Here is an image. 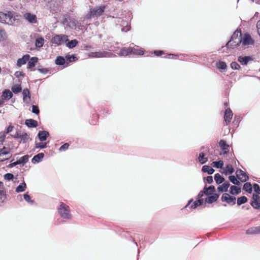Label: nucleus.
Listing matches in <instances>:
<instances>
[{
  "label": "nucleus",
  "mask_w": 260,
  "mask_h": 260,
  "mask_svg": "<svg viewBox=\"0 0 260 260\" xmlns=\"http://www.w3.org/2000/svg\"><path fill=\"white\" fill-rule=\"evenodd\" d=\"M20 17V14L14 11L0 12V22L2 23L13 25Z\"/></svg>",
  "instance_id": "f257e3e1"
},
{
  "label": "nucleus",
  "mask_w": 260,
  "mask_h": 260,
  "mask_svg": "<svg viewBox=\"0 0 260 260\" xmlns=\"http://www.w3.org/2000/svg\"><path fill=\"white\" fill-rule=\"evenodd\" d=\"M58 212L60 217L63 219H71L72 218L69 206L62 202L59 203Z\"/></svg>",
  "instance_id": "f03ea898"
},
{
  "label": "nucleus",
  "mask_w": 260,
  "mask_h": 260,
  "mask_svg": "<svg viewBox=\"0 0 260 260\" xmlns=\"http://www.w3.org/2000/svg\"><path fill=\"white\" fill-rule=\"evenodd\" d=\"M63 23L72 29H82V28H81V27H82L81 24H79L74 18L71 17L65 18L63 20Z\"/></svg>",
  "instance_id": "7ed1b4c3"
},
{
  "label": "nucleus",
  "mask_w": 260,
  "mask_h": 260,
  "mask_svg": "<svg viewBox=\"0 0 260 260\" xmlns=\"http://www.w3.org/2000/svg\"><path fill=\"white\" fill-rule=\"evenodd\" d=\"M105 9V6L95 7L93 9L90 10V13L87 16V18L89 19L91 17H98L101 16L104 14Z\"/></svg>",
  "instance_id": "20e7f679"
},
{
  "label": "nucleus",
  "mask_w": 260,
  "mask_h": 260,
  "mask_svg": "<svg viewBox=\"0 0 260 260\" xmlns=\"http://www.w3.org/2000/svg\"><path fill=\"white\" fill-rule=\"evenodd\" d=\"M69 41L68 37L65 35H56L51 39V42L56 45H60Z\"/></svg>",
  "instance_id": "39448f33"
},
{
  "label": "nucleus",
  "mask_w": 260,
  "mask_h": 260,
  "mask_svg": "<svg viewBox=\"0 0 260 260\" xmlns=\"http://www.w3.org/2000/svg\"><path fill=\"white\" fill-rule=\"evenodd\" d=\"M12 156L10 153V148L4 146L0 149V162L9 159Z\"/></svg>",
  "instance_id": "423d86ee"
},
{
  "label": "nucleus",
  "mask_w": 260,
  "mask_h": 260,
  "mask_svg": "<svg viewBox=\"0 0 260 260\" xmlns=\"http://www.w3.org/2000/svg\"><path fill=\"white\" fill-rule=\"evenodd\" d=\"M113 56V53L108 51L92 52L88 53V56L91 57H112Z\"/></svg>",
  "instance_id": "0eeeda50"
},
{
  "label": "nucleus",
  "mask_w": 260,
  "mask_h": 260,
  "mask_svg": "<svg viewBox=\"0 0 260 260\" xmlns=\"http://www.w3.org/2000/svg\"><path fill=\"white\" fill-rule=\"evenodd\" d=\"M250 205L255 209H260V197L259 194H253Z\"/></svg>",
  "instance_id": "6e6552de"
},
{
  "label": "nucleus",
  "mask_w": 260,
  "mask_h": 260,
  "mask_svg": "<svg viewBox=\"0 0 260 260\" xmlns=\"http://www.w3.org/2000/svg\"><path fill=\"white\" fill-rule=\"evenodd\" d=\"M221 200L222 202H225L230 205H234L236 204V198L231 196L227 193L222 194Z\"/></svg>",
  "instance_id": "1a4fd4ad"
},
{
  "label": "nucleus",
  "mask_w": 260,
  "mask_h": 260,
  "mask_svg": "<svg viewBox=\"0 0 260 260\" xmlns=\"http://www.w3.org/2000/svg\"><path fill=\"white\" fill-rule=\"evenodd\" d=\"M117 22L121 27L122 31L127 32L130 29V25L128 21L122 18H118Z\"/></svg>",
  "instance_id": "9d476101"
},
{
  "label": "nucleus",
  "mask_w": 260,
  "mask_h": 260,
  "mask_svg": "<svg viewBox=\"0 0 260 260\" xmlns=\"http://www.w3.org/2000/svg\"><path fill=\"white\" fill-rule=\"evenodd\" d=\"M24 18L30 23H36L37 22V16L30 13H26L24 15Z\"/></svg>",
  "instance_id": "9b49d317"
},
{
  "label": "nucleus",
  "mask_w": 260,
  "mask_h": 260,
  "mask_svg": "<svg viewBox=\"0 0 260 260\" xmlns=\"http://www.w3.org/2000/svg\"><path fill=\"white\" fill-rule=\"evenodd\" d=\"M30 56L29 54H25L22 58H19L17 62V65L19 67H21L22 65L25 64L27 61L29 59Z\"/></svg>",
  "instance_id": "f8f14e48"
},
{
  "label": "nucleus",
  "mask_w": 260,
  "mask_h": 260,
  "mask_svg": "<svg viewBox=\"0 0 260 260\" xmlns=\"http://www.w3.org/2000/svg\"><path fill=\"white\" fill-rule=\"evenodd\" d=\"M233 113L232 110L230 109H227L224 113V120L228 124L229 123L233 117Z\"/></svg>",
  "instance_id": "ddd939ff"
},
{
  "label": "nucleus",
  "mask_w": 260,
  "mask_h": 260,
  "mask_svg": "<svg viewBox=\"0 0 260 260\" xmlns=\"http://www.w3.org/2000/svg\"><path fill=\"white\" fill-rule=\"evenodd\" d=\"M241 38V33L240 31L238 30L235 31L233 34L232 35L230 40L227 43L226 46H231L232 43L235 39H238L239 38Z\"/></svg>",
  "instance_id": "4468645a"
},
{
  "label": "nucleus",
  "mask_w": 260,
  "mask_h": 260,
  "mask_svg": "<svg viewBox=\"0 0 260 260\" xmlns=\"http://www.w3.org/2000/svg\"><path fill=\"white\" fill-rule=\"evenodd\" d=\"M23 101L24 103H28L30 100V92L28 89H24L22 92Z\"/></svg>",
  "instance_id": "2eb2a0df"
},
{
  "label": "nucleus",
  "mask_w": 260,
  "mask_h": 260,
  "mask_svg": "<svg viewBox=\"0 0 260 260\" xmlns=\"http://www.w3.org/2000/svg\"><path fill=\"white\" fill-rule=\"evenodd\" d=\"M242 43L243 45H248L253 44V41L250 35L246 34L242 39Z\"/></svg>",
  "instance_id": "dca6fc26"
},
{
  "label": "nucleus",
  "mask_w": 260,
  "mask_h": 260,
  "mask_svg": "<svg viewBox=\"0 0 260 260\" xmlns=\"http://www.w3.org/2000/svg\"><path fill=\"white\" fill-rule=\"evenodd\" d=\"M44 157V154L43 153H40L34 156L31 159V162L34 164L39 163L42 161Z\"/></svg>",
  "instance_id": "f3484780"
},
{
  "label": "nucleus",
  "mask_w": 260,
  "mask_h": 260,
  "mask_svg": "<svg viewBox=\"0 0 260 260\" xmlns=\"http://www.w3.org/2000/svg\"><path fill=\"white\" fill-rule=\"evenodd\" d=\"M49 135V133L45 131H40L38 134V138L41 141H45Z\"/></svg>",
  "instance_id": "a211bd4d"
},
{
  "label": "nucleus",
  "mask_w": 260,
  "mask_h": 260,
  "mask_svg": "<svg viewBox=\"0 0 260 260\" xmlns=\"http://www.w3.org/2000/svg\"><path fill=\"white\" fill-rule=\"evenodd\" d=\"M13 96L12 92L9 89H5L2 93V99L4 100H9Z\"/></svg>",
  "instance_id": "6ab92c4d"
},
{
  "label": "nucleus",
  "mask_w": 260,
  "mask_h": 260,
  "mask_svg": "<svg viewBox=\"0 0 260 260\" xmlns=\"http://www.w3.org/2000/svg\"><path fill=\"white\" fill-rule=\"evenodd\" d=\"M230 185V184L229 182L225 181L222 185H219L217 189L219 192H226L228 190Z\"/></svg>",
  "instance_id": "aec40b11"
},
{
  "label": "nucleus",
  "mask_w": 260,
  "mask_h": 260,
  "mask_svg": "<svg viewBox=\"0 0 260 260\" xmlns=\"http://www.w3.org/2000/svg\"><path fill=\"white\" fill-rule=\"evenodd\" d=\"M219 146L224 151L223 153L224 154H226L228 152L229 146L226 144L225 141L222 140H220L219 142Z\"/></svg>",
  "instance_id": "412c9836"
},
{
  "label": "nucleus",
  "mask_w": 260,
  "mask_h": 260,
  "mask_svg": "<svg viewBox=\"0 0 260 260\" xmlns=\"http://www.w3.org/2000/svg\"><path fill=\"white\" fill-rule=\"evenodd\" d=\"M25 124L29 127H36L38 125V122L32 119H26Z\"/></svg>",
  "instance_id": "4be33fe9"
},
{
  "label": "nucleus",
  "mask_w": 260,
  "mask_h": 260,
  "mask_svg": "<svg viewBox=\"0 0 260 260\" xmlns=\"http://www.w3.org/2000/svg\"><path fill=\"white\" fill-rule=\"evenodd\" d=\"M219 198V195L217 193H214L212 195L208 197L206 199V202L209 204H211L214 202H216L218 198Z\"/></svg>",
  "instance_id": "5701e85b"
},
{
  "label": "nucleus",
  "mask_w": 260,
  "mask_h": 260,
  "mask_svg": "<svg viewBox=\"0 0 260 260\" xmlns=\"http://www.w3.org/2000/svg\"><path fill=\"white\" fill-rule=\"evenodd\" d=\"M131 54L134 55H142L144 54V51L139 49L138 47L137 48H131Z\"/></svg>",
  "instance_id": "b1692460"
},
{
  "label": "nucleus",
  "mask_w": 260,
  "mask_h": 260,
  "mask_svg": "<svg viewBox=\"0 0 260 260\" xmlns=\"http://www.w3.org/2000/svg\"><path fill=\"white\" fill-rule=\"evenodd\" d=\"M38 58L36 57H31L29 60H28V64H27V68L30 69L34 67H35L36 63L38 61Z\"/></svg>",
  "instance_id": "393cba45"
},
{
  "label": "nucleus",
  "mask_w": 260,
  "mask_h": 260,
  "mask_svg": "<svg viewBox=\"0 0 260 260\" xmlns=\"http://www.w3.org/2000/svg\"><path fill=\"white\" fill-rule=\"evenodd\" d=\"M29 157V156L28 155H24L17 160V163H18V165H24L28 161Z\"/></svg>",
  "instance_id": "a878e982"
},
{
  "label": "nucleus",
  "mask_w": 260,
  "mask_h": 260,
  "mask_svg": "<svg viewBox=\"0 0 260 260\" xmlns=\"http://www.w3.org/2000/svg\"><path fill=\"white\" fill-rule=\"evenodd\" d=\"M26 188V184L24 182L21 183L16 188L15 191L17 193L24 191Z\"/></svg>",
  "instance_id": "bb28decb"
},
{
  "label": "nucleus",
  "mask_w": 260,
  "mask_h": 260,
  "mask_svg": "<svg viewBox=\"0 0 260 260\" xmlns=\"http://www.w3.org/2000/svg\"><path fill=\"white\" fill-rule=\"evenodd\" d=\"M66 43V46L70 49L74 48L78 44V42L77 40L74 39L69 41H67Z\"/></svg>",
  "instance_id": "cd10ccee"
},
{
  "label": "nucleus",
  "mask_w": 260,
  "mask_h": 260,
  "mask_svg": "<svg viewBox=\"0 0 260 260\" xmlns=\"http://www.w3.org/2000/svg\"><path fill=\"white\" fill-rule=\"evenodd\" d=\"M202 170L203 172L208 173V174L211 175L214 172V170L209 166H204Z\"/></svg>",
  "instance_id": "c85d7f7f"
},
{
  "label": "nucleus",
  "mask_w": 260,
  "mask_h": 260,
  "mask_svg": "<svg viewBox=\"0 0 260 260\" xmlns=\"http://www.w3.org/2000/svg\"><path fill=\"white\" fill-rule=\"evenodd\" d=\"M131 54V47L129 48H123L121 49L120 52L118 53L120 56H126Z\"/></svg>",
  "instance_id": "c756f323"
},
{
  "label": "nucleus",
  "mask_w": 260,
  "mask_h": 260,
  "mask_svg": "<svg viewBox=\"0 0 260 260\" xmlns=\"http://www.w3.org/2000/svg\"><path fill=\"white\" fill-rule=\"evenodd\" d=\"M204 193L206 195L212 194L215 191V187L214 186H210L208 187H205L204 188Z\"/></svg>",
  "instance_id": "7c9ffc66"
},
{
  "label": "nucleus",
  "mask_w": 260,
  "mask_h": 260,
  "mask_svg": "<svg viewBox=\"0 0 260 260\" xmlns=\"http://www.w3.org/2000/svg\"><path fill=\"white\" fill-rule=\"evenodd\" d=\"M242 43V38H239L238 39H235L232 43L231 46H226L228 48H234L238 46L240 43Z\"/></svg>",
  "instance_id": "2f4dec72"
},
{
  "label": "nucleus",
  "mask_w": 260,
  "mask_h": 260,
  "mask_svg": "<svg viewBox=\"0 0 260 260\" xmlns=\"http://www.w3.org/2000/svg\"><path fill=\"white\" fill-rule=\"evenodd\" d=\"M214 179L217 184H219L224 181V179L219 174L217 173L214 175Z\"/></svg>",
  "instance_id": "473e14b6"
},
{
  "label": "nucleus",
  "mask_w": 260,
  "mask_h": 260,
  "mask_svg": "<svg viewBox=\"0 0 260 260\" xmlns=\"http://www.w3.org/2000/svg\"><path fill=\"white\" fill-rule=\"evenodd\" d=\"M241 192V189L236 186H232L230 188V193L232 194H238Z\"/></svg>",
  "instance_id": "72a5a7b5"
},
{
  "label": "nucleus",
  "mask_w": 260,
  "mask_h": 260,
  "mask_svg": "<svg viewBox=\"0 0 260 260\" xmlns=\"http://www.w3.org/2000/svg\"><path fill=\"white\" fill-rule=\"evenodd\" d=\"M29 139V136L26 133H22L20 137V142L25 143Z\"/></svg>",
  "instance_id": "f704fd0d"
},
{
  "label": "nucleus",
  "mask_w": 260,
  "mask_h": 260,
  "mask_svg": "<svg viewBox=\"0 0 260 260\" xmlns=\"http://www.w3.org/2000/svg\"><path fill=\"white\" fill-rule=\"evenodd\" d=\"M250 57L248 56H240L238 58V61L242 64L245 65L247 63L248 61L249 60Z\"/></svg>",
  "instance_id": "c9c22d12"
},
{
  "label": "nucleus",
  "mask_w": 260,
  "mask_h": 260,
  "mask_svg": "<svg viewBox=\"0 0 260 260\" xmlns=\"http://www.w3.org/2000/svg\"><path fill=\"white\" fill-rule=\"evenodd\" d=\"M246 233L247 234H249V235L258 234L257 226L252 227V228L248 229L246 231Z\"/></svg>",
  "instance_id": "e433bc0d"
},
{
  "label": "nucleus",
  "mask_w": 260,
  "mask_h": 260,
  "mask_svg": "<svg viewBox=\"0 0 260 260\" xmlns=\"http://www.w3.org/2000/svg\"><path fill=\"white\" fill-rule=\"evenodd\" d=\"M243 189L248 193H251L252 190L251 183L249 182L245 183L243 185Z\"/></svg>",
  "instance_id": "4c0bfd02"
},
{
  "label": "nucleus",
  "mask_w": 260,
  "mask_h": 260,
  "mask_svg": "<svg viewBox=\"0 0 260 260\" xmlns=\"http://www.w3.org/2000/svg\"><path fill=\"white\" fill-rule=\"evenodd\" d=\"M198 159L201 164H204L208 161V158L204 157V154L203 152H201L199 154Z\"/></svg>",
  "instance_id": "58836bf2"
},
{
  "label": "nucleus",
  "mask_w": 260,
  "mask_h": 260,
  "mask_svg": "<svg viewBox=\"0 0 260 260\" xmlns=\"http://www.w3.org/2000/svg\"><path fill=\"white\" fill-rule=\"evenodd\" d=\"M65 62V59L62 56H58L55 60V63L59 66L63 65Z\"/></svg>",
  "instance_id": "ea45409f"
},
{
  "label": "nucleus",
  "mask_w": 260,
  "mask_h": 260,
  "mask_svg": "<svg viewBox=\"0 0 260 260\" xmlns=\"http://www.w3.org/2000/svg\"><path fill=\"white\" fill-rule=\"evenodd\" d=\"M44 43V39L43 38H39L36 39L35 45L36 47L40 48L43 46Z\"/></svg>",
  "instance_id": "a19ab883"
},
{
  "label": "nucleus",
  "mask_w": 260,
  "mask_h": 260,
  "mask_svg": "<svg viewBox=\"0 0 260 260\" xmlns=\"http://www.w3.org/2000/svg\"><path fill=\"white\" fill-rule=\"evenodd\" d=\"M238 178L242 182H245L249 179V177L246 172L242 174Z\"/></svg>",
  "instance_id": "79ce46f5"
},
{
  "label": "nucleus",
  "mask_w": 260,
  "mask_h": 260,
  "mask_svg": "<svg viewBox=\"0 0 260 260\" xmlns=\"http://www.w3.org/2000/svg\"><path fill=\"white\" fill-rule=\"evenodd\" d=\"M11 89L14 93L16 94L21 91V87L20 85H14L12 86Z\"/></svg>",
  "instance_id": "37998d69"
},
{
  "label": "nucleus",
  "mask_w": 260,
  "mask_h": 260,
  "mask_svg": "<svg viewBox=\"0 0 260 260\" xmlns=\"http://www.w3.org/2000/svg\"><path fill=\"white\" fill-rule=\"evenodd\" d=\"M247 201L246 197L243 196L238 198L237 199V205L240 206L243 204L245 203Z\"/></svg>",
  "instance_id": "c03bdc74"
},
{
  "label": "nucleus",
  "mask_w": 260,
  "mask_h": 260,
  "mask_svg": "<svg viewBox=\"0 0 260 260\" xmlns=\"http://www.w3.org/2000/svg\"><path fill=\"white\" fill-rule=\"evenodd\" d=\"M212 165L214 167H215L216 168H222L223 166V162L222 160L213 161Z\"/></svg>",
  "instance_id": "a18cd8bd"
},
{
  "label": "nucleus",
  "mask_w": 260,
  "mask_h": 260,
  "mask_svg": "<svg viewBox=\"0 0 260 260\" xmlns=\"http://www.w3.org/2000/svg\"><path fill=\"white\" fill-rule=\"evenodd\" d=\"M203 203V200H198L193 203V204L191 205V208L195 209L199 206L201 205Z\"/></svg>",
  "instance_id": "49530a36"
},
{
  "label": "nucleus",
  "mask_w": 260,
  "mask_h": 260,
  "mask_svg": "<svg viewBox=\"0 0 260 260\" xmlns=\"http://www.w3.org/2000/svg\"><path fill=\"white\" fill-rule=\"evenodd\" d=\"M216 66L220 70H225L227 67L224 62L221 61L216 63Z\"/></svg>",
  "instance_id": "de8ad7c7"
},
{
  "label": "nucleus",
  "mask_w": 260,
  "mask_h": 260,
  "mask_svg": "<svg viewBox=\"0 0 260 260\" xmlns=\"http://www.w3.org/2000/svg\"><path fill=\"white\" fill-rule=\"evenodd\" d=\"M233 172L234 168L233 166L230 164L227 165L225 168V174H232Z\"/></svg>",
  "instance_id": "09e8293b"
},
{
  "label": "nucleus",
  "mask_w": 260,
  "mask_h": 260,
  "mask_svg": "<svg viewBox=\"0 0 260 260\" xmlns=\"http://www.w3.org/2000/svg\"><path fill=\"white\" fill-rule=\"evenodd\" d=\"M229 180L234 184L237 185H239L240 182L238 181L234 176H230L229 177Z\"/></svg>",
  "instance_id": "8fccbe9b"
},
{
  "label": "nucleus",
  "mask_w": 260,
  "mask_h": 260,
  "mask_svg": "<svg viewBox=\"0 0 260 260\" xmlns=\"http://www.w3.org/2000/svg\"><path fill=\"white\" fill-rule=\"evenodd\" d=\"M66 58L67 59L68 62H71L72 61H75L76 60H77V58L76 57H75L74 55H67L66 56Z\"/></svg>",
  "instance_id": "3c124183"
},
{
  "label": "nucleus",
  "mask_w": 260,
  "mask_h": 260,
  "mask_svg": "<svg viewBox=\"0 0 260 260\" xmlns=\"http://www.w3.org/2000/svg\"><path fill=\"white\" fill-rule=\"evenodd\" d=\"M46 145H47V143H37L36 144V148H41V149H43V148H45L46 147Z\"/></svg>",
  "instance_id": "603ef678"
},
{
  "label": "nucleus",
  "mask_w": 260,
  "mask_h": 260,
  "mask_svg": "<svg viewBox=\"0 0 260 260\" xmlns=\"http://www.w3.org/2000/svg\"><path fill=\"white\" fill-rule=\"evenodd\" d=\"M254 191L256 192L255 194H260V187L258 184L254 183L253 186Z\"/></svg>",
  "instance_id": "864d4df0"
},
{
  "label": "nucleus",
  "mask_w": 260,
  "mask_h": 260,
  "mask_svg": "<svg viewBox=\"0 0 260 260\" xmlns=\"http://www.w3.org/2000/svg\"><path fill=\"white\" fill-rule=\"evenodd\" d=\"M24 199L28 203L32 204L34 203V201L31 200L30 196L27 194L25 193L24 194Z\"/></svg>",
  "instance_id": "5fc2aeb1"
},
{
  "label": "nucleus",
  "mask_w": 260,
  "mask_h": 260,
  "mask_svg": "<svg viewBox=\"0 0 260 260\" xmlns=\"http://www.w3.org/2000/svg\"><path fill=\"white\" fill-rule=\"evenodd\" d=\"M6 38L5 31L0 27V41L5 40Z\"/></svg>",
  "instance_id": "6e6d98bb"
},
{
  "label": "nucleus",
  "mask_w": 260,
  "mask_h": 260,
  "mask_svg": "<svg viewBox=\"0 0 260 260\" xmlns=\"http://www.w3.org/2000/svg\"><path fill=\"white\" fill-rule=\"evenodd\" d=\"M14 175L11 173H7L4 175V178L6 180H11L13 179Z\"/></svg>",
  "instance_id": "4d7b16f0"
},
{
  "label": "nucleus",
  "mask_w": 260,
  "mask_h": 260,
  "mask_svg": "<svg viewBox=\"0 0 260 260\" xmlns=\"http://www.w3.org/2000/svg\"><path fill=\"white\" fill-rule=\"evenodd\" d=\"M6 135L3 132L0 133V145H2L5 140Z\"/></svg>",
  "instance_id": "13d9d810"
},
{
  "label": "nucleus",
  "mask_w": 260,
  "mask_h": 260,
  "mask_svg": "<svg viewBox=\"0 0 260 260\" xmlns=\"http://www.w3.org/2000/svg\"><path fill=\"white\" fill-rule=\"evenodd\" d=\"M6 198V194L0 195V206H2L5 203Z\"/></svg>",
  "instance_id": "bf43d9fd"
},
{
  "label": "nucleus",
  "mask_w": 260,
  "mask_h": 260,
  "mask_svg": "<svg viewBox=\"0 0 260 260\" xmlns=\"http://www.w3.org/2000/svg\"><path fill=\"white\" fill-rule=\"evenodd\" d=\"M231 67L234 70H238L240 68L239 64L236 62H232L231 63Z\"/></svg>",
  "instance_id": "052dcab7"
},
{
  "label": "nucleus",
  "mask_w": 260,
  "mask_h": 260,
  "mask_svg": "<svg viewBox=\"0 0 260 260\" xmlns=\"http://www.w3.org/2000/svg\"><path fill=\"white\" fill-rule=\"evenodd\" d=\"M32 112L36 114H39L40 113L39 107L37 106L33 105L32 106Z\"/></svg>",
  "instance_id": "680f3d73"
},
{
  "label": "nucleus",
  "mask_w": 260,
  "mask_h": 260,
  "mask_svg": "<svg viewBox=\"0 0 260 260\" xmlns=\"http://www.w3.org/2000/svg\"><path fill=\"white\" fill-rule=\"evenodd\" d=\"M69 147V145L68 143H65L63 145H62L60 148H59V151H65L68 149Z\"/></svg>",
  "instance_id": "e2e57ef3"
},
{
  "label": "nucleus",
  "mask_w": 260,
  "mask_h": 260,
  "mask_svg": "<svg viewBox=\"0 0 260 260\" xmlns=\"http://www.w3.org/2000/svg\"><path fill=\"white\" fill-rule=\"evenodd\" d=\"M14 128V126L10 125L6 129L5 131L3 132V133H5L6 135L7 134L9 133L10 132H11Z\"/></svg>",
  "instance_id": "0e129e2a"
},
{
  "label": "nucleus",
  "mask_w": 260,
  "mask_h": 260,
  "mask_svg": "<svg viewBox=\"0 0 260 260\" xmlns=\"http://www.w3.org/2000/svg\"><path fill=\"white\" fill-rule=\"evenodd\" d=\"M21 134L22 133L21 132L18 131L13 136V137L16 139H20Z\"/></svg>",
  "instance_id": "69168bd1"
},
{
  "label": "nucleus",
  "mask_w": 260,
  "mask_h": 260,
  "mask_svg": "<svg viewBox=\"0 0 260 260\" xmlns=\"http://www.w3.org/2000/svg\"><path fill=\"white\" fill-rule=\"evenodd\" d=\"M14 160V159L11 160V163L8 166V167L9 168H13L15 166H16V165H18V163H17V161H15V162H13V161Z\"/></svg>",
  "instance_id": "338daca9"
},
{
  "label": "nucleus",
  "mask_w": 260,
  "mask_h": 260,
  "mask_svg": "<svg viewBox=\"0 0 260 260\" xmlns=\"http://www.w3.org/2000/svg\"><path fill=\"white\" fill-rule=\"evenodd\" d=\"M257 32L260 37V19L256 23Z\"/></svg>",
  "instance_id": "774afa93"
}]
</instances>
